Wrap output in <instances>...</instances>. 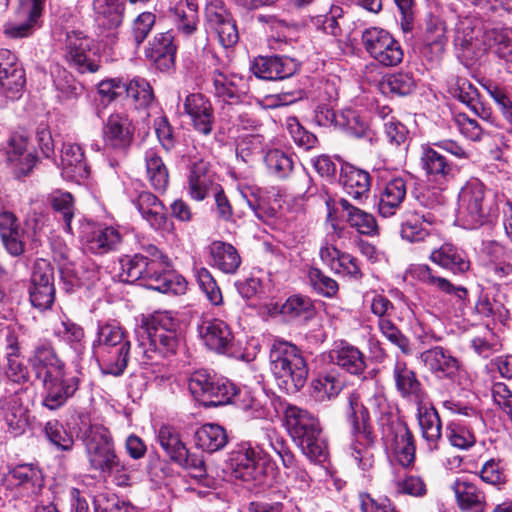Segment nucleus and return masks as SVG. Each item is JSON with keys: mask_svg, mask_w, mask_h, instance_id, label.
I'll use <instances>...</instances> for the list:
<instances>
[{"mask_svg": "<svg viewBox=\"0 0 512 512\" xmlns=\"http://www.w3.org/2000/svg\"><path fill=\"white\" fill-rule=\"evenodd\" d=\"M347 419L351 426L352 441L351 456L363 470H369L374 464L375 435L370 424V413L382 433L401 423L397 409L389 403L386 396L376 393L367 400V405L361 402L360 394L352 392L348 396Z\"/></svg>", "mask_w": 512, "mask_h": 512, "instance_id": "1", "label": "nucleus"}, {"mask_svg": "<svg viewBox=\"0 0 512 512\" xmlns=\"http://www.w3.org/2000/svg\"><path fill=\"white\" fill-rule=\"evenodd\" d=\"M179 322L168 313H157L136 330L138 345L135 353L144 364L158 357L174 355L180 345Z\"/></svg>", "mask_w": 512, "mask_h": 512, "instance_id": "2", "label": "nucleus"}, {"mask_svg": "<svg viewBox=\"0 0 512 512\" xmlns=\"http://www.w3.org/2000/svg\"><path fill=\"white\" fill-rule=\"evenodd\" d=\"M284 424L295 444L311 462L321 464L328 459V445L315 415L304 408L287 405Z\"/></svg>", "mask_w": 512, "mask_h": 512, "instance_id": "3", "label": "nucleus"}, {"mask_svg": "<svg viewBox=\"0 0 512 512\" xmlns=\"http://www.w3.org/2000/svg\"><path fill=\"white\" fill-rule=\"evenodd\" d=\"M270 369L278 385L287 393H296L304 387L308 364L302 351L293 343L277 338L269 351Z\"/></svg>", "mask_w": 512, "mask_h": 512, "instance_id": "4", "label": "nucleus"}, {"mask_svg": "<svg viewBox=\"0 0 512 512\" xmlns=\"http://www.w3.org/2000/svg\"><path fill=\"white\" fill-rule=\"evenodd\" d=\"M498 215L497 195L478 179L469 180L459 193V221L466 229L492 224Z\"/></svg>", "mask_w": 512, "mask_h": 512, "instance_id": "5", "label": "nucleus"}, {"mask_svg": "<svg viewBox=\"0 0 512 512\" xmlns=\"http://www.w3.org/2000/svg\"><path fill=\"white\" fill-rule=\"evenodd\" d=\"M120 278L123 282L141 281L142 285L161 293H177L170 260L150 259L142 254L125 256L120 260Z\"/></svg>", "mask_w": 512, "mask_h": 512, "instance_id": "6", "label": "nucleus"}, {"mask_svg": "<svg viewBox=\"0 0 512 512\" xmlns=\"http://www.w3.org/2000/svg\"><path fill=\"white\" fill-rule=\"evenodd\" d=\"M188 388L194 398L206 407L229 404L240 392L230 380L211 375L206 370L193 372L188 380Z\"/></svg>", "mask_w": 512, "mask_h": 512, "instance_id": "7", "label": "nucleus"}, {"mask_svg": "<svg viewBox=\"0 0 512 512\" xmlns=\"http://www.w3.org/2000/svg\"><path fill=\"white\" fill-rule=\"evenodd\" d=\"M82 441L90 469L100 474L119 457L110 431L101 424H90L82 434Z\"/></svg>", "mask_w": 512, "mask_h": 512, "instance_id": "8", "label": "nucleus"}, {"mask_svg": "<svg viewBox=\"0 0 512 512\" xmlns=\"http://www.w3.org/2000/svg\"><path fill=\"white\" fill-rule=\"evenodd\" d=\"M258 440L256 446L251 442H241L230 453L229 464L236 478L243 481H261L264 475L262 464L267 462L261 448L266 440Z\"/></svg>", "mask_w": 512, "mask_h": 512, "instance_id": "9", "label": "nucleus"}, {"mask_svg": "<svg viewBox=\"0 0 512 512\" xmlns=\"http://www.w3.org/2000/svg\"><path fill=\"white\" fill-rule=\"evenodd\" d=\"M135 127L127 114L112 113L104 122L102 138L107 154L124 158L134 140Z\"/></svg>", "mask_w": 512, "mask_h": 512, "instance_id": "10", "label": "nucleus"}, {"mask_svg": "<svg viewBox=\"0 0 512 512\" xmlns=\"http://www.w3.org/2000/svg\"><path fill=\"white\" fill-rule=\"evenodd\" d=\"M362 43L370 56L383 66H396L403 59L401 45L384 29L377 27L366 29L362 33Z\"/></svg>", "mask_w": 512, "mask_h": 512, "instance_id": "11", "label": "nucleus"}, {"mask_svg": "<svg viewBox=\"0 0 512 512\" xmlns=\"http://www.w3.org/2000/svg\"><path fill=\"white\" fill-rule=\"evenodd\" d=\"M209 77L214 96L222 100L226 107L241 104L246 100L248 84L242 75L222 65L211 70Z\"/></svg>", "mask_w": 512, "mask_h": 512, "instance_id": "12", "label": "nucleus"}, {"mask_svg": "<svg viewBox=\"0 0 512 512\" xmlns=\"http://www.w3.org/2000/svg\"><path fill=\"white\" fill-rule=\"evenodd\" d=\"M80 377L66 368L41 380L44 388L43 406L50 410L62 407L79 389Z\"/></svg>", "mask_w": 512, "mask_h": 512, "instance_id": "13", "label": "nucleus"}, {"mask_svg": "<svg viewBox=\"0 0 512 512\" xmlns=\"http://www.w3.org/2000/svg\"><path fill=\"white\" fill-rule=\"evenodd\" d=\"M28 294L34 308L45 311L52 307L55 301L54 269L47 261L40 260L35 263Z\"/></svg>", "mask_w": 512, "mask_h": 512, "instance_id": "14", "label": "nucleus"}, {"mask_svg": "<svg viewBox=\"0 0 512 512\" xmlns=\"http://www.w3.org/2000/svg\"><path fill=\"white\" fill-rule=\"evenodd\" d=\"M314 121L319 126H334L344 129L356 138L368 136V126L360 120L354 110L346 109L340 113L334 112L330 104H318L315 109Z\"/></svg>", "mask_w": 512, "mask_h": 512, "instance_id": "15", "label": "nucleus"}, {"mask_svg": "<svg viewBox=\"0 0 512 512\" xmlns=\"http://www.w3.org/2000/svg\"><path fill=\"white\" fill-rule=\"evenodd\" d=\"M419 359L438 379L457 381L465 373L461 362L452 353L441 346L423 351Z\"/></svg>", "mask_w": 512, "mask_h": 512, "instance_id": "16", "label": "nucleus"}, {"mask_svg": "<svg viewBox=\"0 0 512 512\" xmlns=\"http://www.w3.org/2000/svg\"><path fill=\"white\" fill-rule=\"evenodd\" d=\"M419 164L426 180L441 188L455 177L456 167L439 151L431 146H422Z\"/></svg>", "mask_w": 512, "mask_h": 512, "instance_id": "17", "label": "nucleus"}, {"mask_svg": "<svg viewBox=\"0 0 512 512\" xmlns=\"http://www.w3.org/2000/svg\"><path fill=\"white\" fill-rule=\"evenodd\" d=\"M197 330L204 345L211 351L225 354L233 346V333L223 320L203 319L198 324Z\"/></svg>", "mask_w": 512, "mask_h": 512, "instance_id": "18", "label": "nucleus"}, {"mask_svg": "<svg viewBox=\"0 0 512 512\" xmlns=\"http://www.w3.org/2000/svg\"><path fill=\"white\" fill-rule=\"evenodd\" d=\"M92 40L82 33L68 34L66 40V59L80 73H95L99 64L91 53Z\"/></svg>", "mask_w": 512, "mask_h": 512, "instance_id": "19", "label": "nucleus"}, {"mask_svg": "<svg viewBox=\"0 0 512 512\" xmlns=\"http://www.w3.org/2000/svg\"><path fill=\"white\" fill-rule=\"evenodd\" d=\"M28 409L24 406L19 392H8L0 397V423L13 435L24 433L28 425Z\"/></svg>", "mask_w": 512, "mask_h": 512, "instance_id": "20", "label": "nucleus"}, {"mask_svg": "<svg viewBox=\"0 0 512 512\" xmlns=\"http://www.w3.org/2000/svg\"><path fill=\"white\" fill-rule=\"evenodd\" d=\"M205 15L207 26L217 34L223 47H232L238 42L236 22L223 6L210 4L206 7Z\"/></svg>", "mask_w": 512, "mask_h": 512, "instance_id": "21", "label": "nucleus"}, {"mask_svg": "<svg viewBox=\"0 0 512 512\" xmlns=\"http://www.w3.org/2000/svg\"><path fill=\"white\" fill-rule=\"evenodd\" d=\"M385 441L390 443L398 463L403 467H410L415 461L416 445L412 431L405 422L382 433Z\"/></svg>", "mask_w": 512, "mask_h": 512, "instance_id": "22", "label": "nucleus"}, {"mask_svg": "<svg viewBox=\"0 0 512 512\" xmlns=\"http://www.w3.org/2000/svg\"><path fill=\"white\" fill-rule=\"evenodd\" d=\"M184 111L196 131L203 135L211 134L215 116L212 104L206 96L201 93L188 94L184 100Z\"/></svg>", "mask_w": 512, "mask_h": 512, "instance_id": "23", "label": "nucleus"}, {"mask_svg": "<svg viewBox=\"0 0 512 512\" xmlns=\"http://www.w3.org/2000/svg\"><path fill=\"white\" fill-rule=\"evenodd\" d=\"M176 45L172 32L157 33L145 49V57L162 72L170 71L175 65Z\"/></svg>", "mask_w": 512, "mask_h": 512, "instance_id": "24", "label": "nucleus"}, {"mask_svg": "<svg viewBox=\"0 0 512 512\" xmlns=\"http://www.w3.org/2000/svg\"><path fill=\"white\" fill-rule=\"evenodd\" d=\"M339 183L344 192L357 203H363L368 199L371 177L367 171L344 163L340 169Z\"/></svg>", "mask_w": 512, "mask_h": 512, "instance_id": "25", "label": "nucleus"}, {"mask_svg": "<svg viewBox=\"0 0 512 512\" xmlns=\"http://www.w3.org/2000/svg\"><path fill=\"white\" fill-rule=\"evenodd\" d=\"M123 241L120 230L113 226L92 228L83 235L86 249L96 255H104L119 250Z\"/></svg>", "mask_w": 512, "mask_h": 512, "instance_id": "26", "label": "nucleus"}, {"mask_svg": "<svg viewBox=\"0 0 512 512\" xmlns=\"http://www.w3.org/2000/svg\"><path fill=\"white\" fill-rule=\"evenodd\" d=\"M298 68V63L294 59L278 55L259 57L252 66L255 76L264 80L288 78L294 75Z\"/></svg>", "mask_w": 512, "mask_h": 512, "instance_id": "27", "label": "nucleus"}, {"mask_svg": "<svg viewBox=\"0 0 512 512\" xmlns=\"http://www.w3.org/2000/svg\"><path fill=\"white\" fill-rule=\"evenodd\" d=\"M445 21L435 15L426 19L422 54L432 62H437L445 51L448 42Z\"/></svg>", "mask_w": 512, "mask_h": 512, "instance_id": "28", "label": "nucleus"}, {"mask_svg": "<svg viewBox=\"0 0 512 512\" xmlns=\"http://www.w3.org/2000/svg\"><path fill=\"white\" fill-rule=\"evenodd\" d=\"M416 278L433 289L452 296L456 303L462 307L468 302V290L463 286H456L447 278L441 277L428 265H419L414 270Z\"/></svg>", "mask_w": 512, "mask_h": 512, "instance_id": "29", "label": "nucleus"}, {"mask_svg": "<svg viewBox=\"0 0 512 512\" xmlns=\"http://www.w3.org/2000/svg\"><path fill=\"white\" fill-rule=\"evenodd\" d=\"M407 194V177L397 176L388 180L380 192L378 212L388 218L397 213Z\"/></svg>", "mask_w": 512, "mask_h": 512, "instance_id": "30", "label": "nucleus"}, {"mask_svg": "<svg viewBox=\"0 0 512 512\" xmlns=\"http://www.w3.org/2000/svg\"><path fill=\"white\" fill-rule=\"evenodd\" d=\"M24 234L14 213L7 210L0 212V237L5 250L11 256L18 257L24 253Z\"/></svg>", "mask_w": 512, "mask_h": 512, "instance_id": "31", "label": "nucleus"}, {"mask_svg": "<svg viewBox=\"0 0 512 512\" xmlns=\"http://www.w3.org/2000/svg\"><path fill=\"white\" fill-rule=\"evenodd\" d=\"M392 377L397 392L402 398L421 401L424 392L415 371L408 367L405 361L397 359L392 371Z\"/></svg>", "mask_w": 512, "mask_h": 512, "instance_id": "32", "label": "nucleus"}, {"mask_svg": "<svg viewBox=\"0 0 512 512\" xmlns=\"http://www.w3.org/2000/svg\"><path fill=\"white\" fill-rule=\"evenodd\" d=\"M429 259L454 274H463L470 269V260L467 253L451 243H444L439 248L433 249Z\"/></svg>", "mask_w": 512, "mask_h": 512, "instance_id": "33", "label": "nucleus"}, {"mask_svg": "<svg viewBox=\"0 0 512 512\" xmlns=\"http://www.w3.org/2000/svg\"><path fill=\"white\" fill-rule=\"evenodd\" d=\"M30 363L39 380L65 368L64 362L57 356L52 344L47 341L36 344Z\"/></svg>", "mask_w": 512, "mask_h": 512, "instance_id": "34", "label": "nucleus"}, {"mask_svg": "<svg viewBox=\"0 0 512 512\" xmlns=\"http://www.w3.org/2000/svg\"><path fill=\"white\" fill-rule=\"evenodd\" d=\"M456 502L462 512H485L486 495L474 483L457 479L453 485Z\"/></svg>", "mask_w": 512, "mask_h": 512, "instance_id": "35", "label": "nucleus"}, {"mask_svg": "<svg viewBox=\"0 0 512 512\" xmlns=\"http://www.w3.org/2000/svg\"><path fill=\"white\" fill-rule=\"evenodd\" d=\"M417 418L428 450L437 451L442 441V423L437 410L434 407L419 405Z\"/></svg>", "mask_w": 512, "mask_h": 512, "instance_id": "36", "label": "nucleus"}, {"mask_svg": "<svg viewBox=\"0 0 512 512\" xmlns=\"http://www.w3.org/2000/svg\"><path fill=\"white\" fill-rule=\"evenodd\" d=\"M335 365L352 375H361L366 369L364 354L347 342L338 343L329 353Z\"/></svg>", "mask_w": 512, "mask_h": 512, "instance_id": "37", "label": "nucleus"}, {"mask_svg": "<svg viewBox=\"0 0 512 512\" xmlns=\"http://www.w3.org/2000/svg\"><path fill=\"white\" fill-rule=\"evenodd\" d=\"M130 349L131 343L127 339L97 354L102 373L113 376L122 375L129 362Z\"/></svg>", "mask_w": 512, "mask_h": 512, "instance_id": "38", "label": "nucleus"}, {"mask_svg": "<svg viewBox=\"0 0 512 512\" xmlns=\"http://www.w3.org/2000/svg\"><path fill=\"white\" fill-rule=\"evenodd\" d=\"M337 204L341 208V216L350 227L364 235L372 236L377 233V222L372 214L358 208L344 197L339 198Z\"/></svg>", "mask_w": 512, "mask_h": 512, "instance_id": "39", "label": "nucleus"}, {"mask_svg": "<svg viewBox=\"0 0 512 512\" xmlns=\"http://www.w3.org/2000/svg\"><path fill=\"white\" fill-rule=\"evenodd\" d=\"M210 264L225 274H235L242 259L238 250L230 243L213 241L209 247Z\"/></svg>", "mask_w": 512, "mask_h": 512, "instance_id": "40", "label": "nucleus"}, {"mask_svg": "<svg viewBox=\"0 0 512 512\" xmlns=\"http://www.w3.org/2000/svg\"><path fill=\"white\" fill-rule=\"evenodd\" d=\"M61 164L63 173L75 181L86 179L90 174L84 151L78 144H63Z\"/></svg>", "mask_w": 512, "mask_h": 512, "instance_id": "41", "label": "nucleus"}, {"mask_svg": "<svg viewBox=\"0 0 512 512\" xmlns=\"http://www.w3.org/2000/svg\"><path fill=\"white\" fill-rule=\"evenodd\" d=\"M14 484L22 490L23 496L35 498L44 487L42 472L30 464L19 465L9 473Z\"/></svg>", "mask_w": 512, "mask_h": 512, "instance_id": "42", "label": "nucleus"}, {"mask_svg": "<svg viewBox=\"0 0 512 512\" xmlns=\"http://www.w3.org/2000/svg\"><path fill=\"white\" fill-rule=\"evenodd\" d=\"M7 159L15 167L18 175L30 173L37 161V157L27 151V140L19 135L10 138Z\"/></svg>", "mask_w": 512, "mask_h": 512, "instance_id": "43", "label": "nucleus"}, {"mask_svg": "<svg viewBox=\"0 0 512 512\" xmlns=\"http://www.w3.org/2000/svg\"><path fill=\"white\" fill-rule=\"evenodd\" d=\"M177 30L185 36L194 34L199 22L198 6L192 0H180L170 10Z\"/></svg>", "mask_w": 512, "mask_h": 512, "instance_id": "44", "label": "nucleus"}, {"mask_svg": "<svg viewBox=\"0 0 512 512\" xmlns=\"http://www.w3.org/2000/svg\"><path fill=\"white\" fill-rule=\"evenodd\" d=\"M197 447L208 453L222 450L228 443V434L224 427L214 423L202 425L195 432Z\"/></svg>", "mask_w": 512, "mask_h": 512, "instance_id": "45", "label": "nucleus"}, {"mask_svg": "<svg viewBox=\"0 0 512 512\" xmlns=\"http://www.w3.org/2000/svg\"><path fill=\"white\" fill-rule=\"evenodd\" d=\"M97 20L108 29H117L123 23L125 3L121 0H93Z\"/></svg>", "mask_w": 512, "mask_h": 512, "instance_id": "46", "label": "nucleus"}, {"mask_svg": "<svg viewBox=\"0 0 512 512\" xmlns=\"http://www.w3.org/2000/svg\"><path fill=\"white\" fill-rule=\"evenodd\" d=\"M259 440H266L268 445L281 459L283 467L290 471L299 466L295 455L290 450L285 439L279 435L274 427L267 426L261 428L256 436Z\"/></svg>", "mask_w": 512, "mask_h": 512, "instance_id": "47", "label": "nucleus"}, {"mask_svg": "<svg viewBox=\"0 0 512 512\" xmlns=\"http://www.w3.org/2000/svg\"><path fill=\"white\" fill-rule=\"evenodd\" d=\"M436 222V216L432 212L414 214L408 216L401 224V237L402 239L415 243L424 241L429 235L428 229L423 227V223L433 225Z\"/></svg>", "mask_w": 512, "mask_h": 512, "instance_id": "48", "label": "nucleus"}, {"mask_svg": "<svg viewBox=\"0 0 512 512\" xmlns=\"http://www.w3.org/2000/svg\"><path fill=\"white\" fill-rule=\"evenodd\" d=\"M136 206L142 217L149 222L153 228H162L166 223L164 206L151 192H141L137 197Z\"/></svg>", "mask_w": 512, "mask_h": 512, "instance_id": "49", "label": "nucleus"}, {"mask_svg": "<svg viewBox=\"0 0 512 512\" xmlns=\"http://www.w3.org/2000/svg\"><path fill=\"white\" fill-rule=\"evenodd\" d=\"M161 448L173 462H185L186 446L179 431L171 425H162L157 432Z\"/></svg>", "mask_w": 512, "mask_h": 512, "instance_id": "50", "label": "nucleus"}, {"mask_svg": "<svg viewBox=\"0 0 512 512\" xmlns=\"http://www.w3.org/2000/svg\"><path fill=\"white\" fill-rule=\"evenodd\" d=\"M145 166L148 181L154 190L165 192L169 185V173L162 158L153 149L145 152Z\"/></svg>", "mask_w": 512, "mask_h": 512, "instance_id": "51", "label": "nucleus"}, {"mask_svg": "<svg viewBox=\"0 0 512 512\" xmlns=\"http://www.w3.org/2000/svg\"><path fill=\"white\" fill-rule=\"evenodd\" d=\"M123 328L116 322H99L97 326L96 339L93 341V352L95 355L101 351L115 346L127 340Z\"/></svg>", "mask_w": 512, "mask_h": 512, "instance_id": "52", "label": "nucleus"}, {"mask_svg": "<svg viewBox=\"0 0 512 512\" xmlns=\"http://www.w3.org/2000/svg\"><path fill=\"white\" fill-rule=\"evenodd\" d=\"M343 389V382L334 372L320 373L311 382V395L317 402L335 398Z\"/></svg>", "mask_w": 512, "mask_h": 512, "instance_id": "53", "label": "nucleus"}, {"mask_svg": "<svg viewBox=\"0 0 512 512\" xmlns=\"http://www.w3.org/2000/svg\"><path fill=\"white\" fill-rule=\"evenodd\" d=\"M188 183L189 193L193 199L201 201L206 198L213 185V179L206 162L201 160L192 165Z\"/></svg>", "mask_w": 512, "mask_h": 512, "instance_id": "54", "label": "nucleus"}, {"mask_svg": "<svg viewBox=\"0 0 512 512\" xmlns=\"http://www.w3.org/2000/svg\"><path fill=\"white\" fill-rule=\"evenodd\" d=\"M49 202L56 214L62 219L64 223V230L72 233L71 221L74 217V198L70 192L61 190L53 191L49 195Z\"/></svg>", "mask_w": 512, "mask_h": 512, "instance_id": "55", "label": "nucleus"}, {"mask_svg": "<svg viewBox=\"0 0 512 512\" xmlns=\"http://www.w3.org/2000/svg\"><path fill=\"white\" fill-rule=\"evenodd\" d=\"M308 279L311 287L317 294L326 298H334L337 296L339 284L319 268L310 267L308 270Z\"/></svg>", "mask_w": 512, "mask_h": 512, "instance_id": "56", "label": "nucleus"}, {"mask_svg": "<svg viewBox=\"0 0 512 512\" xmlns=\"http://www.w3.org/2000/svg\"><path fill=\"white\" fill-rule=\"evenodd\" d=\"M25 72L21 65L0 71V86L8 98L15 99L25 85Z\"/></svg>", "mask_w": 512, "mask_h": 512, "instance_id": "57", "label": "nucleus"}, {"mask_svg": "<svg viewBox=\"0 0 512 512\" xmlns=\"http://www.w3.org/2000/svg\"><path fill=\"white\" fill-rule=\"evenodd\" d=\"M487 38L500 58L512 62V28H492Z\"/></svg>", "mask_w": 512, "mask_h": 512, "instance_id": "58", "label": "nucleus"}, {"mask_svg": "<svg viewBox=\"0 0 512 512\" xmlns=\"http://www.w3.org/2000/svg\"><path fill=\"white\" fill-rule=\"evenodd\" d=\"M264 161L268 170L278 178H286L293 170L292 157L279 149L268 151Z\"/></svg>", "mask_w": 512, "mask_h": 512, "instance_id": "59", "label": "nucleus"}, {"mask_svg": "<svg viewBox=\"0 0 512 512\" xmlns=\"http://www.w3.org/2000/svg\"><path fill=\"white\" fill-rule=\"evenodd\" d=\"M415 87L413 77L409 73H394L387 76L381 82V89L384 93H390L398 96L410 94Z\"/></svg>", "mask_w": 512, "mask_h": 512, "instance_id": "60", "label": "nucleus"}, {"mask_svg": "<svg viewBox=\"0 0 512 512\" xmlns=\"http://www.w3.org/2000/svg\"><path fill=\"white\" fill-rule=\"evenodd\" d=\"M475 311L482 317L491 318L504 324L509 318V311L505 306L496 300H491L487 296H480Z\"/></svg>", "mask_w": 512, "mask_h": 512, "instance_id": "61", "label": "nucleus"}, {"mask_svg": "<svg viewBox=\"0 0 512 512\" xmlns=\"http://www.w3.org/2000/svg\"><path fill=\"white\" fill-rule=\"evenodd\" d=\"M48 440L58 449L70 451L74 445L73 436L57 420L48 421L44 427Z\"/></svg>", "mask_w": 512, "mask_h": 512, "instance_id": "62", "label": "nucleus"}, {"mask_svg": "<svg viewBox=\"0 0 512 512\" xmlns=\"http://www.w3.org/2000/svg\"><path fill=\"white\" fill-rule=\"evenodd\" d=\"M95 512H138L137 508L121 501L116 495L99 493L94 497Z\"/></svg>", "mask_w": 512, "mask_h": 512, "instance_id": "63", "label": "nucleus"}, {"mask_svg": "<svg viewBox=\"0 0 512 512\" xmlns=\"http://www.w3.org/2000/svg\"><path fill=\"white\" fill-rule=\"evenodd\" d=\"M124 90L129 98L134 100L139 107H147L153 100V91L150 84L143 78H135Z\"/></svg>", "mask_w": 512, "mask_h": 512, "instance_id": "64", "label": "nucleus"}]
</instances>
